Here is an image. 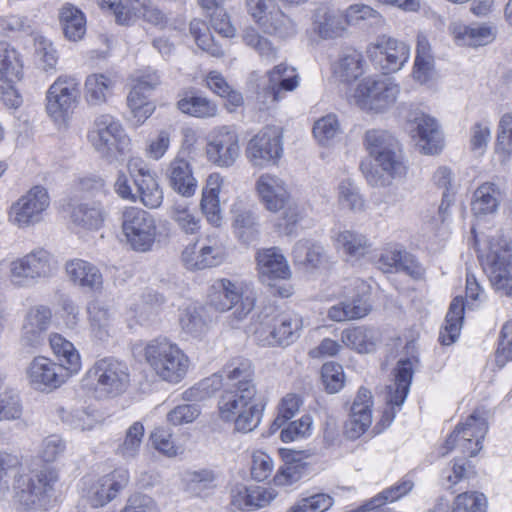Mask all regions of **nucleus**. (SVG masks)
<instances>
[{
	"label": "nucleus",
	"mask_w": 512,
	"mask_h": 512,
	"mask_svg": "<svg viewBox=\"0 0 512 512\" xmlns=\"http://www.w3.org/2000/svg\"><path fill=\"white\" fill-rule=\"evenodd\" d=\"M143 357L151 372L169 384L182 382L191 367L190 357L166 337L148 341L143 348Z\"/></svg>",
	"instance_id": "1"
},
{
	"label": "nucleus",
	"mask_w": 512,
	"mask_h": 512,
	"mask_svg": "<svg viewBox=\"0 0 512 512\" xmlns=\"http://www.w3.org/2000/svg\"><path fill=\"white\" fill-rule=\"evenodd\" d=\"M13 472L11 495L18 509L41 507L53 496L59 482V473L52 467L41 468L32 474L22 468Z\"/></svg>",
	"instance_id": "2"
},
{
	"label": "nucleus",
	"mask_w": 512,
	"mask_h": 512,
	"mask_svg": "<svg viewBox=\"0 0 512 512\" xmlns=\"http://www.w3.org/2000/svg\"><path fill=\"white\" fill-rule=\"evenodd\" d=\"M82 383L99 398L116 397L130 386V371L126 363L105 357L93 364Z\"/></svg>",
	"instance_id": "3"
},
{
	"label": "nucleus",
	"mask_w": 512,
	"mask_h": 512,
	"mask_svg": "<svg viewBox=\"0 0 512 512\" xmlns=\"http://www.w3.org/2000/svg\"><path fill=\"white\" fill-rule=\"evenodd\" d=\"M364 146L378 166L391 178H403L408 172L401 145L397 138L384 129H369L363 138Z\"/></svg>",
	"instance_id": "4"
},
{
	"label": "nucleus",
	"mask_w": 512,
	"mask_h": 512,
	"mask_svg": "<svg viewBox=\"0 0 512 512\" xmlns=\"http://www.w3.org/2000/svg\"><path fill=\"white\" fill-rule=\"evenodd\" d=\"M88 140L96 152L109 163L124 155L130 139L121 123L110 114H101L94 120L88 132Z\"/></svg>",
	"instance_id": "5"
},
{
	"label": "nucleus",
	"mask_w": 512,
	"mask_h": 512,
	"mask_svg": "<svg viewBox=\"0 0 512 512\" xmlns=\"http://www.w3.org/2000/svg\"><path fill=\"white\" fill-rule=\"evenodd\" d=\"M400 85L394 78L374 75L364 78L354 92L355 103L363 110L384 112L391 108L400 94Z\"/></svg>",
	"instance_id": "6"
},
{
	"label": "nucleus",
	"mask_w": 512,
	"mask_h": 512,
	"mask_svg": "<svg viewBox=\"0 0 512 512\" xmlns=\"http://www.w3.org/2000/svg\"><path fill=\"white\" fill-rule=\"evenodd\" d=\"M57 270V261L45 249L32 250L9 263L8 278L17 287H30L39 280L51 277Z\"/></svg>",
	"instance_id": "7"
},
{
	"label": "nucleus",
	"mask_w": 512,
	"mask_h": 512,
	"mask_svg": "<svg viewBox=\"0 0 512 512\" xmlns=\"http://www.w3.org/2000/svg\"><path fill=\"white\" fill-rule=\"evenodd\" d=\"M209 303L219 312L234 309L235 318L242 320L253 310L255 298L247 292L243 282L221 278L210 287Z\"/></svg>",
	"instance_id": "8"
},
{
	"label": "nucleus",
	"mask_w": 512,
	"mask_h": 512,
	"mask_svg": "<svg viewBox=\"0 0 512 512\" xmlns=\"http://www.w3.org/2000/svg\"><path fill=\"white\" fill-rule=\"evenodd\" d=\"M479 259L494 290L512 296V252L507 243L489 240L488 251H480Z\"/></svg>",
	"instance_id": "9"
},
{
	"label": "nucleus",
	"mask_w": 512,
	"mask_h": 512,
	"mask_svg": "<svg viewBox=\"0 0 512 512\" xmlns=\"http://www.w3.org/2000/svg\"><path fill=\"white\" fill-rule=\"evenodd\" d=\"M260 202L270 212L286 209L284 218L288 224L299 220V209L291 204V194L285 180L271 173L261 174L255 182Z\"/></svg>",
	"instance_id": "10"
},
{
	"label": "nucleus",
	"mask_w": 512,
	"mask_h": 512,
	"mask_svg": "<svg viewBox=\"0 0 512 512\" xmlns=\"http://www.w3.org/2000/svg\"><path fill=\"white\" fill-rule=\"evenodd\" d=\"M122 231L134 251H150L157 236L154 217L138 207H128L122 213Z\"/></svg>",
	"instance_id": "11"
},
{
	"label": "nucleus",
	"mask_w": 512,
	"mask_h": 512,
	"mask_svg": "<svg viewBox=\"0 0 512 512\" xmlns=\"http://www.w3.org/2000/svg\"><path fill=\"white\" fill-rule=\"evenodd\" d=\"M488 431V424L484 417L474 411L463 423H459L447 438L442 455H446L455 447L463 454L475 456L482 449V441Z\"/></svg>",
	"instance_id": "12"
},
{
	"label": "nucleus",
	"mask_w": 512,
	"mask_h": 512,
	"mask_svg": "<svg viewBox=\"0 0 512 512\" xmlns=\"http://www.w3.org/2000/svg\"><path fill=\"white\" fill-rule=\"evenodd\" d=\"M46 110L55 122H62L77 107L80 99V81L70 75L59 76L49 87Z\"/></svg>",
	"instance_id": "13"
},
{
	"label": "nucleus",
	"mask_w": 512,
	"mask_h": 512,
	"mask_svg": "<svg viewBox=\"0 0 512 512\" xmlns=\"http://www.w3.org/2000/svg\"><path fill=\"white\" fill-rule=\"evenodd\" d=\"M303 328L302 318L296 314H280L270 320L261 322L255 334L264 346L286 347L301 335Z\"/></svg>",
	"instance_id": "14"
},
{
	"label": "nucleus",
	"mask_w": 512,
	"mask_h": 512,
	"mask_svg": "<svg viewBox=\"0 0 512 512\" xmlns=\"http://www.w3.org/2000/svg\"><path fill=\"white\" fill-rule=\"evenodd\" d=\"M240 155L239 135L233 126L215 127L207 137L206 156L209 162L229 168Z\"/></svg>",
	"instance_id": "15"
},
{
	"label": "nucleus",
	"mask_w": 512,
	"mask_h": 512,
	"mask_svg": "<svg viewBox=\"0 0 512 512\" xmlns=\"http://www.w3.org/2000/svg\"><path fill=\"white\" fill-rule=\"evenodd\" d=\"M245 153L254 167L276 165L283 153L279 130L276 127L263 128L249 140Z\"/></svg>",
	"instance_id": "16"
},
{
	"label": "nucleus",
	"mask_w": 512,
	"mask_h": 512,
	"mask_svg": "<svg viewBox=\"0 0 512 512\" xmlns=\"http://www.w3.org/2000/svg\"><path fill=\"white\" fill-rule=\"evenodd\" d=\"M129 475L126 470H115L101 478L84 477L82 479V494L88 503L94 507H102L113 500L118 492L128 483Z\"/></svg>",
	"instance_id": "17"
},
{
	"label": "nucleus",
	"mask_w": 512,
	"mask_h": 512,
	"mask_svg": "<svg viewBox=\"0 0 512 512\" xmlns=\"http://www.w3.org/2000/svg\"><path fill=\"white\" fill-rule=\"evenodd\" d=\"M73 374L64 365L44 356L35 357L26 368V378L32 388L52 391L63 385Z\"/></svg>",
	"instance_id": "18"
},
{
	"label": "nucleus",
	"mask_w": 512,
	"mask_h": 512,
	"mask_svg": "<svg viewBox=\"0 0 512 512\" xmlns=\"http://www.w3.org/2000/svg\"><path fill=\"white\" fill-rule=\"evenodd\" d=\"M128 172L136 186L137 200L150 209L158 208L163 201V192L155 173L139 157H132L127 163Z\"/></svg>",
	"instance_id": "19"
},
{
	"label": "nucleus",
	"mask_w": 512,
	"mask_h": 512,
	"mask_svg": "<svg viewBox=\"0 0 512 512\" xmlns=\"http://www.w3.org/2000/svg\"><path fill=\"white\" fill-rule=\"evenodd\" d=\"M227 256L224 241L218 235H208L198 251L195 245L186 247L182 253V261L189 270H203L219 266Z\"/></svg>",
	"instance_id": "20"
},
{
	"label": "nucleus",
	"mask_w": 512,
	"mask_h": 512,
	"mask_svg": "<svg viewBox=\"0 0 512 512\" xmlns=\"http://www.w3.org/2000/svg\"><path fill=\"white\" fill-rule=\"evenodd\" d=\"M413 364L410 359L400 360L395 369L394 382L386 387L385 402L387 408L383 412L381 421L389 426L393 421L397 409L403 405L412 382Z\"/></svg>",
	"instance_id": "21"
},
{
	"label": "nucleus",
	"mask_w": 512,
	"mask_h": 512,
	"mask_svg": "<svg viewBox=\"0 0 512 512\" xmlns=\"http://www.w3.org/2000/svg\"><path fill=\"white\" fill-rule=\"evenodd\" d=\"M49 204L47 190L42 186H34L12 205L10 217L18 226H28L41 220Z\"/></svg>",
	"instance_id": "22"
},
{
	"label": "nucleus",
	"mask_w": 512,
	"mask_h": 512,
	"mask_svg": "<svg viewBox=\"0 0 512 512\" xmlns=\"http://www.w3.org/2000/svg\"><path fill=\"white\" fill-rule=\"evenodd\" d=\"M411 125V137L421 153L435 155L442 150L443 136L434 118L424 113H416Z\"/></svg>",
	"instance_id": "23"
},
{
	"label": "nucleus",
	"mask_w": 512,
	"mask_h": 512,
	"mask_svg": "<svg viewBox=\"0 0 512 512\" xmlns=\"http://www.w3.org/2000/svg\"><path fill=\"white\" fill-rule=\"evenodd\" d=\"M372 393L361 387L351 406L349 419L345 423V434L350 439H357L364 434L372 423Z\"/></svg>",
	"instance_id": "24"
},
{
	"label": "nucleus",
	"mask_w": 512,
	"mask_h": 512,
	"mask_svg": "<svg viewBox=\"0 0 512 512\" xmlns=\"http://www.w3.org/2000/svg\"><path fill=\"white\" fill-rule=\"evenodd\" d=\"M232 229L235 237L243 244H251L259 236V220L252 207L241 199L231 206Z\"/></svg>",
	"instance_id": "25"
},
{
	"label": "nucleus",
	"mask_w": 512,
	"mask_h": 512,
	"mask_svg": "<svg viewBox=\"0 0 512 512\" xmlns=\"http://www.w3.org/2000/svg\"><path fill=\"white\" fill-rule=\"evenodd\" d=\"M52 321V311L45 305L31 307L22 326V341L30 347H38L44 341V336Z\"/></svg>",
	"instance_id": "26"
},
{
	"label": "nucleus",
	"mask_w": 512,
	"mask_h": 512,
	"mask_svg": "<svg viewBox=\"0 0 512 512\" xmlns=\"http://www.w3.org/2000/svg\"><path fill=\"white\" fill-rule=\"evenodd\" d=\"M165 176L169 186L184 197H191L197 189V180L193 175L190 162L180 154L176 155L168 164Z\"/></svg>",
	"instance_id": "27"
},
{
	"label": "nucleus",
	"mask_w": 512,
	"mask_h": 512,
	"mask_svg": "<svg viewBox=\"0 0 512 512\" xmlns=\"http://www.w3.org/2000/svg\"><path fill=\"white\" fill-rule=\"evenodd\" d=\"M268 84L264 89L263 103H276L282 98V91H293L299 84L296 70L285 63L275 66L267 73Z\"/></svg>",
	"instance_id": "28"
},
{
	"label": "nucleus",
	"mask_w": 512,
	"mask_h": 512,
	"mask_svg": "<svg viewBox=\"0 0 512 512\" xmlns=\"http://www.w3.org/2000/svg\"><path fill=\"white\" fill-rule=\"evenodd\" d=\"M344 15L333 6L321 3L312 14L313 30L322 39H333L345 30Z\"/></svg>",
	"instance_id": "29"
},
{
	"label": "nucleus",
	"mask_w": 512,
	"mask_h": 512,
	"mask_svg": "<svg viewBox=\"0 0 512 512\" xmlns=\"http://www.w3.org/2000/svg\"><path fill=\"white\" fill-rule=\"evenodd\" d=\"M221 373L226 381L227 388L257 391L254 382V368L249 359L243 357L233 358L225 364Z\"/></svg>",
	"instance_id": "30"
},
{
	"label": "nucleus",
	"mask_w": 512,
	"mask_h": 512,
	"mask_svg": "<svg viewBox=\"0 0 512 512\" xmlns=\"http://www.w3.org/2000/svg\"><path fill=\"white\" fill-rule=\"evenodd\" d=\"M222 183L223 179L219 174L213 173L209 175L200 201L202 213L208 223L214 227H220L223 220L219 200Z\"/></svg>",
	"instance_id": "31"
},
{
	"label": "nucleus",
	"mask_w": 512,
	"mask_h": 512,
	"mask_svg": "<svg viewBox=\"0 0 512 512\" xmlns=\"http://www.w3.org/2000/svg\"><path fill=\"white\" fill-rule=\"evenodd\" d=\"M257 391L225 389L219 399L218 409L220 418L224 421H232L241 410L257 403Z\"/></svg>",
	"instance_id": "32"
},
{
	"label": "nucleus",
	"mask_w": 512,
	"mask_h": 512,
	"mask_svg": "<svg viewBox=\"0 0 512 512\" xmlns=\"http://www.w3.org/2000/svg\"><path fill=\"white\" fill-rule=\"evenodd\" d=\"M365 72V60L361 52L344 51L332 64L333 77L342 83H352Z\"/></svg>",
	"instance_id": "33"
},
{
	"label": "nucleus",
	"mask_w": 512,
	"mask_h": 512,
	"mask_svg": "<svg viewBox=\"0 0 512 512\" xmlns=\"http://www.w3.org/2000/svg\"><path fill=\"white\" fill-rule=\"evenodd\" d=\"M504 197L505 192L499 185L485 182L474 191L471 202L472 212L477 217L494 214Z\"/></svg>",
	"instance_id": "34"
},
{
	"label": "nucleus",
	"mask_w": 512,
	"mask_h": 512,
	"mask_svg": "<svg viewBox=\"0 0 512 512\" xmlns=\"http://www.w3.org/2000/svg\"><path fill=\"white\" fill-rule=\"evenodd\" d=\"M65 269L74 284L93 291L102 288V274L93 264L81 259H73L66 263Z\"/></svg>",
	"instance_id": "35"
},
{
	"label": "nucleus",
	"mask_w": 512,
	"mask_h": 512,
	"mask_svg": "<svg viewBox=\"0 0 512 512\" xmlns=\"http://www.w3.org/2000/svg\"><path fill=\"white\" fill-rule=\"evenodd\" d=\"M87 312L91 335L99 341H106L111 335L113 311L103 301L94 300L88 304Z\"/></svg>",
	"instance_id": "36"
},
{
	"label": "nucleus",
	"mask_w": 512,
	"mask_h": 512,
	"mask_svg": "<svg viewBox=\"0 0 512 512\" xmlns=\"http://www.w3.org/2000/svg\"><path fill=\"white\" fill-rule=\"evenodd\" d=\"M217 480V473L208 468L188 470L183 476L185 491L192 496L201 498L213 493L217 487Z\"/></svg>",
	"instance_id": "37"
},
{
	"label": "nucleus",
	"mask_w": 512,
	"mask_h": 512,
	"mask_svg": "<svg viewBox=\"0 0 512 512\" xmlns=\"http://www.w3.org/2000/svg\"><path fill=\"white\" fill-rule=\"evenodd\" d=\"M450 30L459 45L464 46H483L493 41L495 34L492 27L487 25H470L466 26L454 23Z\"/></svg>",
	"instance_id": "38"
},
{
	"label": "nucleus",
	"mask_w": 512,
	"mask_h": 512,
	"mask_svg": "<svg viewBox=\"0 0 512 512\" xmlns=\"http://www.w3.org/2000/svg\"><path fill=\"white\" fill-rule=\"evenodd\" d=\"M257 263L259 272L263 277L286 279L290 276L287 261L276 248L259 251L257 254Z\"/></svg>",
	"instance_id": "39"
},
{
	"label": "nucleus",
	"mask_w": 512,
	"mask_h": 512,
	"mask_svg": "<svg viewBox=\"0 0 512 512\" xmlns=\"http://www.w3.org/2000/svg\"><path fill=\"white\" fill-rule=\"evenodd\" d=\"M259 26L266 34L282 39L290 38L297 34L296 22L278 7L270 9L267 17L260 21Z\"/></svg>",
	"instance_id": "40"
},
{
	"label": "nucleus",
	"mask_w": 512,
	"mask_h": 512,
	"mask_svg": "<svg viewBox=\"0 0 512 512\" xmlns=\"http://www.w3.org/2000/svg\"><path fill=\"white\" fill-rule=\"evenodd\" d=\"M371 310L370 304L363 296L357 295L351 301L346 300L331 306L327 317L335 322L356 320L365 317Z\"/></svg>",
	"instance_id": "41"
},
{
	"label": "nucleus",
	"mask_w": 512,
	"mask_h": 512,
	"mask_svg": "<svg viewBox=\"0 0 512 512\" xmlns=\"http://www.w3.org/2000/svg\"><path fill=\"white\" fill-rule=\"evenodd\" d=\"M59 19L68 40L76 42L83 38L86 33V18L80 9L66 3L60 10Z\"/></svg>",
	"instance_id": "42"
},
{
	"label": "nucleus",
	"mask_w": 512,
	"mask_h": 512,
	"mask_svg": "<svg viewBox=\"0 0 512 512\" xmlns=\"http://www.w3.org/2000/svg\"><path fill=\"white\" fill-rule=\"evenodd\" d=\"M106 211L100 202L81 203L73 207L71 220L86 229H99L106 218Z\"/></svg>",
	"instance_id": "43"
},
{
	"label": "nucleus",
	"mask_w": 512,
	"mask_h": 512,
	"mask_svg": "<svg viewBox=\"0 0 512 512\" xmlns=\"http://www.w3.org/2000/svg\"><path fill=\"white\" fill-rule=\"evenodd\" d=\"M464 300L462 297H455L450 303L446 318L445 326L439 333V341L443 345L453 344L460 334L464 318Z\"/></svg>",
	"instance_id": "44"
},
{
	"label": "nucleus",
	"mask_w": 512,
	"mask_h": 512,
	"mask_svg": "<svg viewBox=\"0 0 512 512\" xmlns=\"http://www.w3.org/2000/svg\"><path fill=\"white\" fill-rule=\"evenodd\" d=\"M114 81L100 73L91 74L86 78L85 100L90 106H100L106 103L112 95Z\"/></svg>",
	"instance_id": "45"
},
{
	"label": "nucleus",
	"mask_w": 512,
	"mask_h": 512,
	"mask_svg": "<svg viewBox=\"0 0 512 512\" xmlns=\"http://www.w3.org/2000/svg\"><path fill=\"white\" fill-rule=\"evenodd\" d=\"M50 347L59 359L61 365L72 374H76L81 369V358L73 343L65 339L58 333H53L49 337Z\"/></svg>",
	"instance_id": "46"
},
{
	"label": "nucleus",
	"mask_w": 512,
	"mask_h": 512,
	"mask_svg": "<svg viewBox=\"0 0 512 512\" xmlns=\"http://www.w3.org/2000/svg\"><path fill=\"white\" fill-rule=\"evenodd\" d=\"M343 344L359 353H369L375 349L376 333L374 330L364 327H351L344 329L341 333Z\"/></svg>",
	"instance_id": "47"
},
{
	"label": "nucleus",
	"mask_w": 512,
	"mask_h": 512,
	"mask_svg": "<svg viewBox=\"0 0 512 512\" xmlns=\"http://www.w3.org/2000/svg\"><path fill=\"white\" fill-rule=\"evenodd\" d=\"M179 110L196 118H212L218 114L217 104L203 96H189L177 103Z\"/></svg>",
	"instance_id": "48"
},
{
	"label": "nucleus",
	"mask_w": 512,
	"mask_h": 512,
	"mask_svg": "<svg viewBox=\"0 0 512 512\" xmlns=\"http://www.w3.org/2000/svg\"><path fill=\"white\" fill-rule=\"evenodd\" d=\"M144 433V425L140 421L132 423L125 431L124 439L118 445L116 454L125 460L134 459L139 454Z\"/></svg>",
	"instance_id": "49"
},
{
	"label": "nucleus",
	"mask_w": 512,
	"mask_h": 512,
	"mask_svg": "<svg viewBox=\"0 0 512 512\" xmlns=\"http://www.w3.org/2000/svg\"><path fill=\"white\" fill-rule=\"evenodd\" d=\"M414 487V482L409 476H404L395 485L383 490L376 497L362 506L363 511L373 510L385 504L394 502L407 495Z\"/></svg>",
	"instance_id": "50"
},
{
	"label": "nucleus",
	"mask_w": 512,
	"mask_h": 512,
	"mask_svg": "<svg viewBox=\"0 0 512 512\" xmlns=\"http://www.w3.org/2000/svg\"><path fill=\"white\" fill-rule=\"evenodd\" d=\"M335 242L338 248H341L346 255L353 258L364 256L369 249L367 238L363 234L352 230L340 231L335 237Z\"/></svg>",
	"instance_id": "51"
},
{
	"label": "nucleus",
	"mask_w": 512,
	"mask_h": 512,
	"mask_svg": "<svg viewBox=\"0 0 512 512\" xmlns=\"http://www.w3.org/2000/svg\"><path fill=\"white\" fill-rule=\"evenodd\" d=\"M295 264L316 268L323 258V247L308 240L298 241L292 251Z\"/></svg>",
	"instance_id": "52"
},
{
	"label": "nucleus",
	"mask_w": 512,
	"mask_h": 512,
	"mask_svg": "<svg viewBox=\"0 0 512 512\" xmlns=\"http://www.w3.org/2000/svg\"><path fill=\"white\" fill-rule=\"evenodd\" d=\"M495 153L502 165H506L512 155V114H504L499 122Z\"/></svg>",
	"instance_id": "53"
},
{
	"label": "nucleus",
	"mask_w": 512,
	"mask_h": 512,
	"mask_svg": "<svg viewBox=\"0 0 512 512\" xmlns=\"http://www.w3.org/2000/svg\"><path fill=\"white\" fill-rule=\"evenodd\" d=\"M170 215L183 233L195 235L200 231L201 220L191 211L188 205L175 204Z\"/></svg>",
	"instance_id": "54"
},
{
	"label": "nucleus",
	"mask_w": 512,
	"mask_h": 512,
	"mask_svg": "<svg viewBox=\"0 0 512 512\" xmlns=\"http://www.w3.org/2000/svg\"><path fill=\"white\" fill-rule=\"evenodd\" d=\"M388 43L389 45L386 46L388 47V55H386L383 71L386 75L399 71L410 56V48L404 42L392 38Z\"/></svg>",
	"instance_id": "55"
},
{
	"label": "nucleus",
	"mask_w": 512,
	"mask_h": 512,
	"mask_svg": "<svg viewBox=\"0 0 512 512\" xmlns=\"http://www.w3.org/2000/svg\"><path fill=\"white\" fill-rule=\"evenodd\" d=\"M338 204L350 211H362L365 202L357 186L350 180H342L338 185Z\"/></svg>",
	"instance_id": "56"
},
{
	"label": "nucleus",
	"mask_w": 512,
	"mask_h": 512,
	"mask_svg": "<svg viewBox=\"0 0 512 512\" xmlns=\"http://www.w3.org/2000/svg\"><path fill=\"white\" fill-rule=\"evenodd\" d=\"M340 133V124L334 114L321 117L313 126L314 137L321 145H330Z\"/></svg>",
	"instance_id": "57"
},
{
	"label": "nucleus",
	"mask_w": 512,
	"mask_h": 512,
	"mask_svg": "<svg viewBox=\"0 0 512 512\" xmlns=\"http://www.w3.org/2000/svg\"><path fill=\"white\" fill-rule=\"evenodd\" d=\"M244 43L254 49L262 60L271 63L277 57V50L272 43L265 37L261 36L254 29H247L243 34Z\"/></svg>",
	"instance_id": "58"
},
{
	"label": "nucleus",
	"mask_w": 512,
	"mask_h": 512,
	"mask_svg": "<svg viewBox=\"0 0 512 512\" xmlns=\"http://www.w3.org/2000/svg\"><path fill=\"white\" fill-rule=\"evenodd\" d=\"M22 467L23 462L21 456L8 452H0V499H5L10 492L9 474Z\"/></svg>",
	"instance_id": "59"
},
{
	"label": "nucleus",
	"mask_w": 512,
	"mask_h": 512,
	"mask_svg": "<svg viewBox=\"0 0 512 512\" xmlns=\"http://www.w3.org/2000/svg\"><path fill=\"white\" fill-rule=\"evenodd\" d=\"M347 24L356 25L361 21H368L370 24H382L383 17L372 7L365 4L350 5L343 14Z\"/></svg>",
	"instance_id": "60"
},
{
	"label": "nucleus",
	"mask_w": 512,
	"mask_h": 512,
	"mask_svg": "<svg viewBox=\"0 0 512 512\" xmlns=\"http://www.w3.org/2000/svg\"><path fill=\"white\" fill-rule=\"evenodd\" d=\"M264 406L258 401L254 405L241 410L239 414L232 419L235 424V429L238 432L248 433L258 427Z\"/></svg>",
	"instance_id": "61"
},
{
	"label": "nucleus",
	"mask_w": 512,
	"mask_h": 512,
	"mask_svg": "<svg viewBox=\"0 0 512 512\" xmlns=\"http://www.w3.org/2000/svg\"><path fill=\"white\" fill-rule=\"evenodd\" d=\"M487 500L484 494L465 492L455 499L453 512H486Z\"/></svg>",
	"instance_id": "62"
},
{
	"label": "nucleus",
	"mask_w": 512,
	"mask_h": 512,
	"mask_svg": "<svg viewBox=\"0 0 512 512\" xmlns=\"http://www.w3.org/2000/svg\"><path fill=\"white\" fill-rule=\"evenodd\" d=\"M321 378L328 393H337L344 385V372L341 365L328 362L322 366Z\"/></svg>",
	"instance_id": "63"
},
{
	"label": "nucleus",
	"mask_w": 512,
	"mask_h": 512,
	"mask_svg": "<svg viewBox=\"0 0 512 512\" xmlns=\"http://www.w3.org/2000/svg\"><path fill=\"white\" fill-rule=\"evenodd\" d=\"M300 512H326L334 504V498L327 493H315L295 502Z\"/></svg>",
	"instance_id": "64"
}]
</instances>
